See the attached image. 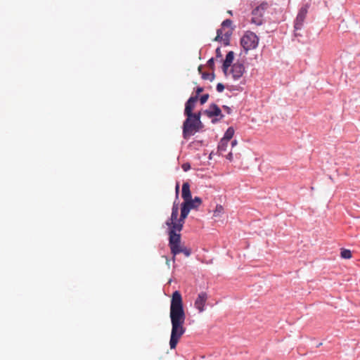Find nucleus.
Masks as SVG:
<instances>
[{
	"instance_id": "obj_1",
	"label": "nucleus",
	"mask_w": 360,
	"mask_h": 360,
	"mask_svg": "<svg viewBox=\"0 0 360 360\" xmlns=\"http://www.w3.org/2000/svg\"><path fill=\"white\" fill-rule=\"evenodd\" d=\"M169 318L172 324L169 340L170 349H175L179 340L186 331L184 326L186 316L184 308L181 293L176 290L173 292L169 309Z\"/></svg>"
},
{
	"instance_id": "obj_2",
	"label": "nucleus",
	"mask_w": 360,
	"mask_h": 360,
	"mask_svg": "<svg viewBox=\"0 0 360 360\" xmlns=\"http://www.w3.org/2000/svg\"><path fill=\"white\" fill-rule=\"evenodd\" d=\"M167 226L169 235L168 245L172 254L173 262L175 261V256L180 253H183L186 257H188L191 255V250L181 244L180 232L183 229L171 225H167Z\"/></svg>"
},
{
	"instance_id": "obj_3",
	"label": "nucleus",
	"mask_w": 360,
	"mask_h": 360,
	"mask_svg": "<svg viewBox=\"0 0 360 360\" xmlns=\"http://www.w3.org/2000/svg\"><path fill=\"white\" fill-rule=\"evenodd\" d=\"M190 211L191 209L183 202L181 205L180 217L178 218L179 203L175 200L172 205L171 216L166 221V225H171L179 227V229H183L185 219L188 217Z\"/></svg>"
},
{
	"instance_id": "obj_4",
	"label": "nucleus",
	"mask_w": 360,
	"mask_h": 360,
	"mask_svg": "<svg viewBox=\"0 0 360 360\" xmlns=\"http://www.w3.org/2000/svg\"><path fill=\"white\" fill-rule=\"evenodd\" d=\"M201 112H198L190 117H187L183 123V137L188 139L196 132L200 131L203 128V124L200 120Z\"/></svg>"
},
{
	"instance_id": "obj_5",
	"label": "nucleus",
	"mask_w": 360,
	"mask_h": 360,
	"mask_svg": "<svg viewBox=\"0 0 360 360\" xmlns=\"http://www.w3.org/2000/svg\"><path fill=\"white\" fill-rule=\"evenodd\" d=\"M259 44V38L257 34L251 31H247L240 39V45L245 53L255 49Z\"/></svg>"
},
{
	"instance_id": "obj_6",
	"label": "nucleus",
	"mask_w": 360,
	"mask_h": 360,
	"mask_svg": "<svg viewBox=\"0 0 360 360\" xmlns=\"http://www.w3.org/2000/svg\"><path fill=\"white\" fill-rule=\"evenodd\" d=\"M203 113L212 120V123H216L221 120L224 115L222 114L220 108L215 103L210 105L209 108L203 111Z\"/></svg>"
},
{
	"instance_id": "obj_7",
	"label": "nucleus",
	"mask_w": 360,
	"mask_h": 360,
	"mask_svg": "<svg viewBox=\"0 0 360 360\" xmlns=\"http://www.w3.org/2000/svg\"><path fill=\"white\" fill-rule=\"evenodd\" d=\"M308 11V6L304 5V6L301 7V8L299 10V12L297 13V15L295 20L294 22V28L295 31L300 30L302 28L304 21L305 20V18L307 16V13Z\"/></svg>"
},
{
	"instance_id": "obj_8",
	"label": "nucleus",
	"mask_w": 360,
	"mask_h": 360,
	"mask_svg": "<svg viewBox=\"0 0 360 360\" xmlns=\"http://www.w3.org/2000/svg\"><path fill=\"white\" fill-rule=\"evenodd\" d=\"M245 71V66L243 63L237 61L233 63L231 68V73L234 80L239 79Z\"/></svg>"
},
{
	"instance_id": "obj_9",
	"label": "nucleus",
	"mask_w": 360,
	"mask_h": 360,
	"mask_svg": "<svg viewBox=\"0 0 360 360\" xmlns=\"http://www.w3.org/2000/svg\"><path fill=\"white\" fill-rule=\"evenodd\" d=\"M207 297V294L206 292H201L198 294L196 300H195L194 306L199 313L204 311Z\"/></svg>"
},
{
	"instance_id": "obj_10",
	"label": "nucleus",
	"mask_w": 360,
	"mask_h": 360,
	"mask_svg": "<svg viewBox=\"0 0 360 360\" xmlns=\"http://www.w3.org/2000/svg\"><path fill=\"white\" fill-rule=\"evenodd\" d=\"M198 101V96H191L188 100L185 103V109H184V115L186 117H190L191 115H194L193 113V110L195 108V105L196 101Z\"/></svg>"
},
{
	"instance_id": "obj_11",
	"label": "nucleus",
	"mask_w": 360,
	"mask_h": 360,
	"mask_svg": "<svg viewBox=\"0 0 360 360\" xmlns=\"http://www.w3.org/2000/svg\"><path fill=\"white\" fill-rule=\"evenodd\" d=\"M234 59V53L233 51H231L228 52V53L226 56V58L223 62L222 65V70L224 73V75H227L228 70L229 67H231L233 61Z\"/></svg>"
},
{
	"instance_id": "obj_12",
	"label": "nucleus",
	"mask_w": 360,
	"mask_h": 360,
	"mask_svg": "<svg viewBox=\"0 0 360 360\" xmlns=\"http://www.w3.org/2000/svg\"><path fill=\"white\" fill-rule=\"evenodd\" d=\"M185 205H186L191 210H195L199 207V206L202 204V199L200 197H195L193 199L192 197L184 201Z\"/></svg>"
},
{
	"instance_id": "obj_13",
	"label": "nucleus",
	"mask_w": 360,
	"mask_h": 360,
	"mask_svg": "<svg viewBox=\"0 0 360 360\" xmlns=\"http://www.w3.org/2000/svg\"><path fill=\"white\" fill-rule=\"evenodd\" d=\"M268 7L269 4L264 1L252 10V15H258L259 17H262Z\"/></svg>"
},
{
	"instance_id": "obj_14",
	"label": "nucleus",
	"mask_w": 360,
	"mask_h": 360,
	"mask_svg": "<svg viewBox=\"0 0 360 360\" xmlns=\"http://www.w3.org/2000/svg\"><path fill=\"white\" fill-rule=\"evenodd\" d=\"M181 197L184 201L192 197L188 182H184L182 185Z\"/></svg>"
},
{
	"instance_id": "obj_15",
	"label": "nucleus",
	"mask_w": 360,
	"mask_h": 360,
	"mask_svg": "<svg viewBox=\"0 0 360 360\" xmlns=\"http://www.w3.org/2000/svg\"><path fill=\"white\" fill-rule=\"evenodd\" d=\"M229 141H228L224 139H221L220 140V141L218 144V147H217L218 151L220 153V155H223L222 153L226 151V149H227V147L229 145Z\"/></svg>"
},
{
	"instance_id": "obj_16",
	"label": "nucleus",
	"mask_w": 360,
	"mask_h": 360,
	"mask_svg": "<svg viewBox=\"0 0 360 360\" xmlns=\"http://www.w3.org/2000/svg\"><path fill=\"white\" fill-rule=\"evenodd\" d=\"M233 135H234V129L232 127H230L226 131L222 139H224L228 141H230L231 139L233 138Z\"/></svg>"
},
{
	"instance_id": "obj_17",
	"label": "nucleus",
	"mask_w": 360,
	"mask_h": 360,
	"mask_svg": "<svg viewBox=\"0 0 360 360\" xmlns=\"http://www.w3.org/2000/svg\"><path fill=\"white\" fill-rule=\"evenodd\" d=\"M340 255L344 259H350L352 257V252L349 250L342 249Z\"/></svg>"
},
{
	"instance_id": "obj_18",
	"label": "nucleus",
	"mask_w": 360,
	"mask_h": 360,
	"mask_svg": "<svg viewBox=\"0 0 360 360\" xmlns=\"http://www.w3.org/2000/svg\"><path fill=\"white\" fill-rule=\"evenodd\" d=\"M215 75L214 72L210 74L207 72H202V78L203 79H209L210 81H213L214 79Z\"/></svg>"
},
{
	"instance_id": "obj_19",
	"label": "nucleus",
	"mask_w": 360,
	"mask_h": 360,
	"mask_svg": "<svg viewBox=\"0 0 360 360\" xmlns=\"http://www.w3.org/2000/svg\"><path fill=\"white\" fill-rule=\"evenodd\" d=\"M251 22L256 25H262V17H259L258 15H254V17L251 19Z\"/></svg>"
},
{
	"instance_id": "obj_20",
	"label": "nucleus",
	"mask_w": 360,
	"mask_h": 360,
	"mask_svg": "<svg viewBox=\"0 0 360 360\" xmlns=\"http://www.w3.org/2000/svg\"><path fill=\"white\" fill-rule=\"evenodd\" d=\"M223 211V207L221 205H217L215 210H214V216L218 217L219 216L220 213Z\"/></svg>"
},
{
	"instance_id": "obj_21",
	"label": "nucleus",
	"mask_w": 360,
	"mask_h": 360,
	"mask_svg": "<svg viewBox=\"0 0 360 360\" xmlns=\"http://www.w3.org/2000/svg\"><path fill=\"white\" fill-rule=\"evenodd\" d=\"M208 98H209V94H205L202 95L200 96V104L203 105L204 103H205Z\"/></svg>"
},
{
	"instance_id": "obj_22",
	"label": "nucleus",
	"mask_w": 360,
	"mask_h": 360,
	"mask_svg": "<svg viewBox=\"0 0 360 360\" xmlns=\"http://www.w3.org/2000/svg\"><path fill=\"white\" fill-rule=\"evenodd\" d=\"M222 39V31L221 29H218L217 31V36L214 38V41H220Z\"/></svg>"
},
{
	"instance_id": "obj_23",
	"label": "nucleus",
	"mask_w": 360,
	"mask_h": 360,
	"mask_svg": "<svg viewBox=\"0 0 360 360\" xmlns=\"http://www.w3.org/2000/svg\"><path fill=\"white\" fill-rule=\"evenodd\" d=\"M207 66L212 70L214 71V60L213 58H211L210 59H209L207 60Z\"/></svg>"
},
{
	"instance_id": "obj_24",
	"label": "nucleus",
	"mask_w": 360,
	"mask_h": 360,
	"mask_svg": "<svg viewBox=\"0 0 360 360\" xmlns=\"http://www.w3.org/2000/svg\"><path fill=\"white\" fill-rule=\"evenodd\" d=\"M232 24V20H230V19H226L224 20L222 23H221V26L222 27H229L231 26Z\"/></svg>"
},
{
	"instance_id": "obj_25",
	"label": "nucleus",
	"mask_w": 360,
	"mask_h": 360,
	"mask_svg": "<svg viewBox=\"0 0 360 360\" xmlns=\"http://www.w3.org/2000/svg\"><path fill=\"white\" fill-rule=\"evenodd\" d=\"M181 168L184 172H187L191 169V165L189 162H185L181 165Z\"/></svg>"
},
{
	"instance_id": "obj_26",
	"label": "nucleus",
	"mask_w": 360,
	"mask_h": 360,
	"mask_svg": "<svg viewBox=\"0 0 360 360\" xmlns=\"http://www.w3.org/2000/svg\"><path fill=\"white\" fill-rule=\"evenodd\" d=\"M216 89L218 92L221 93L224 91V85L221 83H218L217 86H216Z\"/></svg>"
},
{
	"instance_id": "obj_27",
	"label": "nucleus",
	"mask_w": 360,
	"mask_h": 360,
	"mask_svg": "<svg viewBox=\"0 0 360 360\" xmlns=\"http://www.w3.org/2000/svg\"><path fill=\"white\" fill-rule=\"evenodd\" d=\"M216 57L217 58H221L222 56L221 49L219 47L217 48L215 50Z\"/></svg>"
},
{
	"instance_id": "obj_28",
	"label": "nucleus",
	"mask_w": 360,
	"mask_h": 360,
	"mask_svg": "<svg viewBox=\"0 0 360 360\" xmlns=\"http://www.w3.org/2000/svg\"><path fill=\"white\" fill-rule=\"evenodd\" d=\"M222 108L226 112L227 114L230 115L231 113L232 110L230 107L227 105H223Z\"/></svg>"
},
{
	"instance_id": "obj_29",
	"label": "nucleus",
	"mask_w": 360,
	"mask_h": 360,
	"mask_svg": "<svg viewBox=\"0 0 360 360\" xmlns=\"http://www.w3.org/2000/svg\"><path fill=\"white\" fill-rule=\"evenodd\" d=\"M202 91H203L202 87H200V86L197 87L195 89V93H196L195 96H197L198 97L199 94Z\"/></svg>"
},
{
	"instance_id": "obj_30",
	"label": "nucleus",
	"mask_w": 360,
	"mask_h": 360,
	"mask_svg": "<svg viewBox=\"0 0 360 360\" xmlns=\"http://www.w3.org/2000/svg\"><path fill=\"white\" fill-rule=\"evenodd\" d=\"M179 186V184L176 185V198H178Z\"/></svg>"
},
{
	"instance_id": "obj_31",
	"label": "nucleus",
	"mask_w": 360,
	"mask_h": 360,
	"mask_svg": "<svg viewBox=\"0 0 360 360\" xmlns=\"http://www.w3.org/2000/svg\"><path fill=\"white\" fill-rule=\"evenodd\" d=\"M226 158L229 160H232L233 159V154L232 153H229L228 155H226Z\"/></svg>"
},
{
	"instance_id": "obj_32",
	"label": "nucleus",
	"mask_w": 360,
	"mask_h": 360,
	"mask_svg": "<svg viewBox=\"0 0 360 360\" xmlns=\"http://www.w3.org/2000/svg\"><path fill=\"white\" fill-rule=\"evenodd\" d=\"M236 143H237L236 140H233V141H231V146H236Z\"/></svg>"
},
{
	"instance_id": "obj_33",
	"label": "nucleus",
	"mask_w": 360,
	"mask_h": 360,
	"mask_svg": "<svg viewBox=\"0 0 360 360\" xmlns=\"http://www.w3.org/2000/svg\"><path fill=\"white\" fill-rule=\"evenodd\" d=\"M202 65H200V66L198 67V71H199V72H201V71H202Z\"/></svg>"
},
{
	"instance_id": "obj_34",
	"label": "nucleus",
	"mask_w": 360,
	"mask_h": 360,
	"mask_svg": "<svg viewBox=\"0 0 360 360\" xmlns=\"http://www.w3.org/2000/svg\"><path fill=\"white\" fill-rule=\"evenodd\" d=\"M226 45L229 44V39H227V41L224 43Z\"/></svg>"
}]
</instances>
